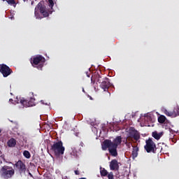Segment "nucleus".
I'll return each mask as SVG.
<instances>
[{
    "instance_id": "nucleus-9",
    "label": "nucleus",
    "mask_w": 179,
    "mask_h": 179,
    "mask_svg": "<svg viewBox=\"0 0 179 179\" xmlns=\"http://www.w3.org/2000/svg\"><path fill=\"white\" fill-rule=\"evenodd\" d=\"M0 72L3 75V78H8L9 75L13 73L11 69L5 64H0Z\"/></svg>"
},
{
    "instance_id": "nucleus-5",
    "label": "nucleus",
    "mask_w": 179,
    "mask_h": 179,
    "mask_svg": "<svg viewBox=\"0 0 179 179\" xmlns=\"http://www.w3.org/2000/svg\"><path fill=\"white\" fill-rule=\"evenodd\" d=\"M0 174L4 179L12 178L15 176V169L12 166H3L0 170Z\"/></svg>"
},
{
    "instance_id": "nucleus-32",
    "label": "nucleus",
    "mask_w": 179,
    "mask_h": 179,
    "mask_svg": "<svg viewBox=\"0 0 179 179\" xmlns=\"http://www.w3.org/2000/svg\"><path fill=\"white\" fill-rule=\"evenodd\" d=\"M83 92H85V89L83 88Z\"/></svg>"
},
{
    "instance_id": "nucleus-26",
    "label": "nucleus",
    "mask_w": 179,
    "mask_h": 179,
    "mask_svg": "<svg viewBox=\"0 0 179 179\" xmlns=\"http://www.w3.org/2000/svg\"><path fill=\"white\" fill-rule=\"evenodd\" d=\"M91 83L92 85H94V83H96V81L94 80H93V77L91 78Z\"/></svg>"
},
{
    "instance_id": "nucleus-17",
    "label": "nucleus",
    "mask_w": 179,
    "mask_h": 179,
    "mask_svg": "<svg viewBox=\"0 0 179 179\" xmlns=\"http://www.w3.org/2000/svg\"><path fill=\"white\" fill-rule=\"evenodd\" d=\"M100 174L101 177H107L110 173L104 168H100Z\"/></svg>"
},
{
    "instance_id": "nucleus-13",
    "label": "nucleus",
    "mask_w": 179,
    "mask_h": 179,
    "mask_svg": "<svg viewBox=\"0 0 179 179\" xmlns=\"http://www.w3.org/2000/svg\"><path fill=\"white\" fill-rule=\"evenodd\" d=\"M163 113L165 114V115L167 117H171V118H176V117H177L174 109L172 111L168 110L167 109H164Z\"/></svg>"
},
{
    "instance_id": "nucleus-20",
    "label": "nucleus",
    "mask_w": 179,
    "mask_h": 179,
    "mask_svg": "<svg viewBox=\"0 0 179 179\" xmlns=\"http://www.w3.org/2000/svg\"><path fill=\"white\" fill-rule=\"evenodd\" d=\"M48 6L52 10V8L54 6V1L52 0H48Z\"/></svg>"
},
{
    "instance_id": "nucleus-16",
    "label": "nucleus",
    "mask_w": 179,
    "mask_h": 179,
    "mask_svg": "<svg viewBox=\"0 0 179 179\" xmlns=\"http://www.w3.org/2000/svg\"><path fill=\"white\" fill-rule=\"evenodd\" d=\"M7 144L8 148H15L16 146V140L11 138L10 140H8Z\"/></svg>"
},
{
    "instance_id": "nucleus-35",
    "label": "nucleus",
    "mask_w": 179,
    "mask_h": 179,
    "mask_svg": "<svg viewBox=\"0 0 179 179\" xmlns=\"http://www.w3.org/2000/svg\"><path fill=\"white\" fill-rule=\"evenodd\" d=\"M3 1H5V0H3Z\"/></svg>"
},
{
    "instance_id": "nucleus-33",
    "label": "nucleus",
    "mask_w": 179,
    "mask_h": 179,
    "mask_svg": "<svg viewBox=\"0 0 179 179\" xmlns=\"http://www.w3.org/2000/svg\"><path fill=\"white\" fill-rule=\"evenodd\" d=\"M1 132H2V130H1V129H0V134H1Z\"/></svg>"
},
{
    "instance_id": "nucleus-7",
    "label": "nucleus",
    "mask_w": 179,
    "mask_h": 179,
    "mask_svg": "<svg viewBox=\"0 0 179 179\" xmlns=\"http://www.w3.org/2000/svg\"><path fill=\"white\" fill-rule=\"evenodd\" d=\"M97 82L101 83L100 87L103 90L104 92H108V88L110 87V80L108 78H104L101 81V76H96Z\"/></svg>"
},
{
    "instance_id": "nucleus-12",
    "label": "nucleus",
    "mask_w": 179,
    "mask_h": 179,
    "mask_svg": "<svg viewBox=\"0 0 179 179\" xmlns=\"http://www.w3.org/2000/svg\"><path fill=\"white\" fill-rule=\"evenodd\" d=\"M109 167L110 169L113 171H118V170H120V165L118 164V161H117V159H113L110 162Z\"/></svg>"
},
{
    "instance_id": "nucleus-4",
    "label": "nucleus",
    "mask_w": 179,
    "mask_h": 179,
    "mask_svg": "<svg viewBox=\"0 0 179 179\" xmlns=\"http://www.w3.org/2000/svg\"><path fill=\"white\" fill-rule=\"evenodd\" d=\"M31 64L34 68H37V69H43L44 64H45V58L41 55H38L36 57H33Z\"/></svg>"
},
{
    "instance_id": "nucleus-34",
    "label": "nucleus",
    "mask_w": 179,
    "mask_h": 179,
    "mask_svg": "<svg viewBox=\"0 0 179 179\" xmlns=\"http://www.w3.org/2000/svg\"><path fill=\"white\" fill-rule=\"evenodd\" d=\"M30 174V176H31V173H29Z\"/></svg>"
},
{
    "instance_id": "nucleus-21",
    "label": "nucleus",
    "mask_w": 179,
    "mask_h": 179,
    "mask_svg": "<svg viewBox=\"0 0 179 179\" xmlns=\"http://www.w3.org/2000/svg\"><path fill=\"white\" fill-rule=\"evenodd\" d=\"M6 2L8 3V5H15L16 3L15 0H6Z\"/></svg>"
},
{
    "instance_id": "nucleus-1",
    "label": "nucleus",
    "mask_w": 179,
    "mask_h": 179,
    "mask_svg": "<svg viewBox=\"0 0 179 179\" xmlns=\"http://www.w3.org/2000/svg\"><path fill=\"white\" fill-rule=\"evenodd\" d=\"M122 138L121 136H117L113 141H111L110 139H106L102 143V150H107L108 149L109 153L111 156L114 157H117L118 156V152L117 151V148L119 145L122 143Z\"/></svg>"
},
{
    "instance_id": "nucleus-28",
    "label": "nucleus",
    "mask_w": 179,
    "mask_h": 179,
    "mask_svg": "<svg viewBox=\"0 0 179 179\" xmlns=\"http://www.w3.org/2000/svg\"><path fill=\"white\" fill-rule=\"evenodd\" d=\"M83 145H84V144H83V142H80V145L82 146V148H83Z\"/></svg>"
},
{
    "instance_id": "nucleus-2",
    "label": "nucleus",
    "mask_w": 179,
    "mask_h": 179,
    "mask_svg": "<svg viewBox=\"0 0 179 179\" xmlns=\"http://www.w3.org/2000/svg\"><path fill=\"white\" fill-rule=\"evenodd\" d=\"M38 10L40 13L43 15V17H48L50 16V13H48V9H47V7L43 5L41 3H38L34 10V15L36 19H43V17H40Z\"/></svg>"
},
{
    "instance_id": "nucleus-10",
    "label": "nucleus",
    "mask_w": 179,
    "mask_h": 179,
    "mask_svg": "<svg viewBox=\"0 0 179 179\" xmlns=\"http://www.w3.org/2000/svg\"><path fill=\"white\" fill-rule=\"evenodd\" d=\"M129 138H131L134 141H139L141 139V134L134 127H131L129 131Z\"/></svg>"
},
{
    "instance_id": "nucleus-29",
    "label": "nucleus",
    "mask_w": 179,
    "mask_h": 179,
    "mask_svg": "<svg viewBox=\"0 0 179 179\" xmlns=\"http://www.w3.org/2000/svg\"><path fill=\"white\" fill-rule=\"evenodd\" d=\"M9 101H11V102H12V101H13V99H9Z\"/></svg>"
},
{
    "instance_id": "nucleus-6",
    "label": "nucleus",
    "mask_w": 179,
    "mask_h": 179,
    "mask_svg": "<svg viewBox=\"0 0 179 179\" xmlns=\"http://www.w3.org/2000/svg\"><path fill=\"white\" fill-rule=\"evenodd\" d=\"M34 101H36V99L34 98H30V99L28 101L24 98L19 99V98L17 97L16 100H15V104H19V103H20L23 107H33L36 106V102Z\"/></svg>"
},
{
    "instance_id": "nucleus-15",
    "label": "nucleus",
    "mask_w": 179,
    "mask_h": 179,
    "mask_svg": "<svg viewBox=\"0 0 179 179\" xmlns=\"http://www.w3.org/2000/svg\"><path fill=\"white\" fill-rule=\"evenodd\" d=\"M133 151H132V157L133 159H135L138 157V152H139V148L138 146H134L132 145Z\"/></svg>"
},
{
    "instance_id": "nucleus-31",
    "label": "nucleus",
    "mask_w": 179,
    "mask_h": 179,
    "mask_svg": "<svg viewBox=\"0 0 179 179\" xmlns=\"http://www.w3.org/2000/svg\"><path fill=\"white\" fill-rule=\"evenodd\" d=\"M42 104H44V102L43 101H41Z\"/></svg>"
},
{
    "instance_id": "nucleus-11",
    "label": "nucleus",
    "mask_w": 179,
    "mask_h": 179,
    "mask_svg": "<svg viewBox=\"0 0 179 179\" xmlns=\"http://www.w3.org/2000/svg\"><path fill=\"white\" fill-rule=\"evenodd\" d=\"M15 166L17 169L20 174H24V173H26V164L22 162V160H18Z\"/></svg>"
},
{
    "instance_id": "nucleus-30",
    "label": "nucleus",
    "mask_w": 179,
    "mask_h": 179,
    "mask_svg": "<svg viewBox=\"0 0 179 179\" xmlns=\"http://www.w3.org/2000/svg\"><path fill=\"white\" fill-rule=\"evenodd\" d=\"M87 76L88 78H90V75H88L87 73Z\"/></svg>"
},
{
    "instance_id": "nucleus-23",
    "label": "nucleus",
    "mask_w": 179,
    "mask_h": 179,
    "mask_svg": "<svg viewBox=\"0 0 179 179\" xmlns=\"http://www.w3.org/2000/svg\"><path fill=\"white\" fill-rule=\"evenodd\" d=\"M71 156H74V157H78V152H76V151H75V149L73 150L72 152L71 153Z\"/></svg>"
},
{
    "instance_id": "nucleus-18",
    "label": "nucleus",
    "mask_w": 179,
    "mask_h": 179,
    "mask_svg": "<svg viewBox=\"0 0 179 179\" xmlns=\"http://www.w3.org/2000/svg\"><path fill=\"white\" fill-rule=\"evenodd\" d=\"M166 120H167V118L163 115H161L158 117V122H159V124H164V122H166Z\"/></svg>"
},
{
    "instance_id": "nucleus-3",
    "label": "nucleus",
    "mask_w": 179,
    "mask_h": 179,
    "mask_svg": "<svg viewBox=\"0 0 179 179\" xmlns=\"http://www.w3.org/2000/svg\"><path fill=\"white\" fill-rule=\"evenodd\" d=\"M50 150L53 152L55 156H62L65 152V147L62 141L54 142L53 145H51Z\"/></svg>"
},
{
    "instance_id": "nucleus-14",
    "label": "nucleus",
    "mask_w": 179,
    "mask_h": 179,
    "mask_svg": "<svg viewBox=\"0 0 179 179\" xmlns=\"http://www.w3.org/2000/svg\"><path fill=\"white\" fill-rule=\"evenodd\" d=\"M152 138H155L157 141H159L162 136H163V132L157 133V131H153L152 134Z\"/></svg>"
},
{
    "instance_id": "nucleus-24",
    "label": "nucleus",
    "mask_w": 179,
    "mask_h": 179,
    "mask_svg": "<svg viewBox=\"0 0 179 179\" xmlns=\"http://www.w3.org/2000/svg\"><path fill=\"white\" fill-rule=\"evenodd\" d=\"M174 110L176 114V117H177V115H179V106H177L176 108H175Z\"/></svg>"
},
{
    "instance_id": "nucleus-22",
    "label": "nucleus",
    "mask_w": 179,
    "mask_h": 179,
    "mask_svg": "<svg viewBox=\"0 0 179 179\" xmlns=\"http://www.w3.org/2000/svg\"><path fill=\"white\" fill-rule=\"evenodd\" d=\"M108 179H114V173L113 172H110L108 175Z\"/></svg>"
},
{
    "instance_id": "nucleus-27",
    "label": "nucleus",
    "mask_w": 179,
    "mask_h": 179,
    "mask_svg": "<svg viewBox=\"0 0 179 179\" xmlns=\"http://www.w3.org/2000/svg\"><path fill=\"white\" fill-rule=\"evenodd\" d=\"M74 172L76 176H79V174H80V172H79V171H75Z\"/></svg>"
},
{
    "instance_id": "nucleus-25",
    "label": "nucleus",
    "mask_w": 179,
    "mask_h": 179,
    "mask_svg": "<svg viewBox=\"0 0 179 179\" xmlns=\"http://www.w3.org/2000/svg\"><path fill=\"white\" fill-rule=\"evenodd\" d=\"M125 145H126V146H127V148H131V146H132V143L128 142L127 140H126V142H125Z\"/></svg>"
},
{
    "instance_id": "nucleus-8",
    "label": "nucleus",
    "mask_w": 179,
    "mask_h": 179,
    "mask_svg": "<svg viewBox=\"0 0 179 179\" xmlns=\"http://www.w3.org/2000/svg\"><path fill=\"white\" fill-rule=\"evenodd\" d=\"M145 145L144 146V149H145L147 153H150L152 152V153H155L156 152V144L155 142H153V140L152 138H149L145 141Z\"/></svg>"
},
{
    "instance_id": "nucleus-19",
    "label": "nucleus",
    "mask_w": 179,
    "mask_h": 179,
    "mask_svg": "<svg viewBox=\"0 0 179 179\" xmlns=\"http://www.w3.org/2000/svg\"><path fill=\"white\" fill-rule=\"evenodd\" d=\"M23 156L26 158V159H30V157H31V155H30V152H29L28 150H24L23 152Z\"/></svg>"
}]
</instances>
